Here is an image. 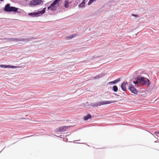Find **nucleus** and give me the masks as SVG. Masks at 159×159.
Returning a JSON list of instances; mask_svg holds the SVG:
<instances>
[{
  "label": "nucleus",
  "mask_w": 159,
  "mask_h": 159,
  "mask_svg": "<svg viewBox=\"0 0 159 159\" xmlns=\"http://www.w3.org/2000/svg\"><path fill=\"white\" fill-rule=\"evenodd\" d=\"M18 10V8H17L15 7H11L9 4H7L4 8V10L7 12L13 11L17 12Z\"/></svg>",
  "instance_id": "obj_1"
},
{
  "label": "nucleus",
  "mask_w": 159,
  "mask_h": 159,
  "mask_svg": "<svg viewBox=\"0 0 159 159\" xmlns=\"http://www.w3.org/2000/svg\"><path fill=\"white\" fill-rule=\"evenodd\" d=\"M138 80L139 81V83L142 85H145L146 84L147 81L149 82V80L143 77L138 78Z\"/></svg>",
  "instance_id": "obj_2"
},
{
  "label": "nucleus",
  "mask_w": 159,
  "mask_h": 159,
  "mask_svg": "<svg viewBox=\"0 0 159 159\" xmlns=\"http://www.w3.org/2000/svg\"><path fill=\"white\" fill-rule=\"evenodd\" d=\"M112 103L110 101H103L99 102L97 103L92 104L91 106L93 107H98L102 105L110 104Z\"/></svg>",
  "instance_id": "obj_3"
},
{
  "label": "nucleus",
  "mask_w": 159,
  "mask_h": 159,
  "mask_svg": "<svg viewBox=\"0 0 159 159\" xmlns=\"http://www.w3.org/2000/svg\"><path fill=\"white\" fill-rule=\"evenodd\" d=\"M61 0H55L52 3L50 6L48 7V10L51 11L53 10H54L55 5L57 3L59 2Z\"/></svg>",
  "instance_id": "obj_4"
},
{
  "label": "nucleus",
  "mask_w": 159,
  "mask_h": 159,
  "mask_svg": "<svg viewBox=\"0 0 159 159\" xmlns=\"http://www.w3.org/2000/svg\"><path fill=\"white\" fill-rule=\"evenodd\" d=\"M45 8H44V9L42 10L41 11H38L37 12H33L30 13L29 14V15L30 16H39L38 15L39 14H43L45 12Z\"/></svg>",
  "instance_id": "obj_5"
},
{
  "label": "nucleus",
  "mask_w": 159,
  "mask_h": 159,
  "mask_svg": "<svg viewBox=\"0 0 159 159\" xmlns=\"http://www.w3.org/2000/svg\"><path fill=\"white\" fill-rule=\"evenodd\" d=\"M42 2V0H32L30 2V5L33 6L40 4Z\"/></svg>",
  "instance_id": "obj_6"
},
{
  "label": "nucleus",
  "mask_w": 159,
  "mask_h": 159,
  "mask_svg": "<svg viewBox=\"0 0 159 159\" xmlns=\"http://www.w3.org/2000/svg\"><path fill=\"white\" fill-rule=\"evenodd\" d=\"M129 89L133 93L136 94L137 93V90L133 85L130 86Z\"/></svg>",
  "instance_id": "obj_7"
},
{
  "label": "nucleus",
  "mask_w": 159,
  "mask_h": 159,
  "mask_svg": "<svg viewBox=\"0 0 159 159\" xmlns=\"http://www.w3.org/2000/svg\"><path fill=\"white\" fill-rule=\"evenodd\" d=\"M127 84V82H123L121 85V87L122 89L124 91H125L126 90V84Z\"/></svg>",
  "instance_id": "obj_8"
},
{
  "label": "nucleus",
  "mask_w": 159,
  "mask_h": 159,
  "mask_svg": "<svg viewBox=\"0 0 159 159\" xmlns=\"http://www.w3.org/2000/svg\"><path fill=\"white\" fill-rule=\"evenodd\" d=\"M85 0H84L79 5V7H82L85 6Z\"/></svg>",
  "instance_id": "obj_9"
},
{
  "label": "nucleus",
  "mask_w": 159,
  "mask_h": 159,
  "mask_svg": "<svg viewBox=\"0 0 159 159\" xmlns=\"http://www.w3.org/2000/svg\"><path fill=\"white\" fill-rule=\"evenodd\" d=\"M69 1L67 0H65V1L64 6L66 8H67L69 7Z\"/></svg>",
  "instance_id": "obj_10"
},
{
  "label": "nucleus",
  "mask_w": 159,
  "mask_h": 159,
  "mask_svg": "<svg viewBox=\"0 0 159 159\" xmlns=\"http://www.w3.org/2000/svg\"><path fill=\"white\" fill-rule=\"evenodd\" d=\"M91 116L90 114H88L87 116H85L84 118V119L85 120H87L88 119L91 118Z\"/></svg>",
  "instance_id": "obj_11"
},
{
  "label": "nucleus",
  "mask_w": 159,
  "mask_h": 159,
  "mask_svg": "<svg viewBox=\"0 0 159 159\" xmlns=\"http://www.w3.org/2000/svg\"><path fill=\"white\" fill-rule=\"evenodd\" d=\"M119 81H120V79H118L115 80L114 81L110 82L109 83L110 84H115L117 83Z\"/></svg>",
  "instance_id": "obj_12"
},
{
  "label": "nucleus",
  "mask_w": 159,
  "mask_h": 159,
  "mask_svg": "<svg viewBox=\"0 0 159 159\" xmlns=\"http://www.w3.org/2000/svg\"><path fill=\"white\" fill-rule=\"evenodd\" d=\"M113 89L115 92H116L118 91V88L116 86H114L113 87Z\"/></svg>",
  "instance_id": "obj_13"
},
{
  "label": "nucleus",
  "mask_w": 159,
  "mask_h": 159,
  "mask_svg": "<svg viewBox=\"0 0 159 159\" xmlns=\"http://www.w3.org/2000/svg\"><path fill=\"white\" fill-rule=\"evenodd\" d=\"M70 126H63L60 127L59 129H68L70 128Z\"/></svg>",
  "instance_id": "obj_14"
},
{
  "label": "nucleus",
  "mask_w": 159,
  "mask_h": 159,
  "mask_svg": "<svg viewBox=\"0 0 159 159\" xmlns=\"http://www.w3.org/2000/svg\"><path fill=\"white\" fill-rule=\"evenodd\" d=\"M75 34H72L71 35L70 37L68 36V37H67V38H68V39H71L74 38V37H75Z\"/></svg>",
  "instance_id": "obj_15"
},
{
  "label": "nucleus",
  "mask_w": 159,
  "mask_h": 159,
  "mask_svg": "<svg viewBox=\"0 0 159 159\" xmlns=\"http://www.w3.org/2000/svg\"><path fill=\"white\" fill-rule=\"evenodd\" d=\"M133 83L135 84H138L139 83V81L138 80V78H137V80L133 81Z\"/></svg>",
  "instance_id": "obj_16"
},
{
  "label": "nucleus",
  "mask_w": 159,
  "mask_h": 159,
  "mask_svg": "<svg viewBox=\"0 0 159 159\" xmlns=\"http://www.w3.org/2000/svg\"><path fill=\"white\" fill-rule=\"evenodd\" d=\"M8 66H4L3 65H0V67H4V68H7V67H8Z\"/></svg>",
  "instance_id": "obj_17"
},
{
  "label": "nucleus",
  "mask_w": 159,
  "mask_h": 159,
  "mask_svg": "<svg viewBox=\"0 0 159 159\" xmlns=\"http://www.w3.org/2000/svg\"><path fill=\"white\" fill-rule=\"evenodd\" d=\"M132 16H135V17H138V16L137 15H134V14H132Z\"/></svg>",
  "instance_id": "obj_18"
},
{
  "label": "nucleus",
  "mask_w": 159,
  "mask_h": 159,
  "mask_svg": "<svg viewBox=\"0 0 159 159\" xmlns=\"http://www.w3.org/2000/svg\"><path fill=\"white\" fill-rule=\"evenodd\" d=\"M63 130H61H61H59V131H62V132H63L64 131H62Z\"/></svg>",
  "instance_id": "obj_19"
},
{
  "label": "nucleus",
  "mask_w": 159,
  "mask_h": 159,
  "mask_svg": "<svg viewBox=\"0 0 159 159\" xmlns=\"http://www.w3.org/2000/svg\"><path fill=\"white\" fill-rule=\"evenodd\" d=\"M3 0H0V1H3Z\"/></svg>",
  "instance_id": "obj_20"
}]
</instances>
